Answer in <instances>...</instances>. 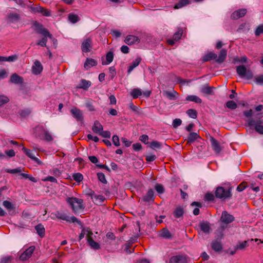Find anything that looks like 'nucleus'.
I'll use <instances>...</instances> for the list:
<instances>
[{"mask_svg":"<svg viewBox=\"0 0 263 263\" xmlns=\"http://www.w3.org/2000/svg\"><path fill=\"white\" fill-rule=\"evenodd\" d=\"M7 17L8 21L11 23L19 22L21 20V15L14 11H11L8 13Z\"/></svg>","mask_w":263,"mask_h":263,"instance_id":"nucleus-9","label":"nucleus"},{"mask_svg":"<svg viewBox=\"0 0 263 263\" xmlns=\"http://www.w3.org/2000/svg\"><path fill=\"white\" fill-rule=\"evenodd\" d=\"M104 138H109L110 137V133L109 131H103L102 130L101 133L99 134Z\"/></svg>","mask_w":263,"mask_h":263,"instance_id":"nucleus-63","label":"nucleus"},{"mask_svg":"<svg viewBox=\"0 0 263 263\" xmlns=\"http://www.w3.org/2000/svg\"><path fill=\"white\" fill-rule=\"evenodd\" d=\"M109 72L110 73V77L112 79L116 74V71L115 67L111 66L109 68Z\"/></svg>","mask_w":263,"mask_h":263,"instance_id":"nucleus-59","label":"nucleus"},{"mask_svg":"<svg viewBox=\"0 0 263 263\" xmlns=\"http://www.w3.org/2000/svg\"><path fill=\"white\" fill-rule=\"evenodd\" d=\"M9 82L16 85H22L24 83V79L17 73H14L11 76Z\"/></svg>","mask_w":263,"mask_h":263,"instance_id":"nucleus-12","label":"nucleus"},{"mask_svg":"<svg viewBox=\"0 0 263 263\" xmlns=\"http://www.w3.org/2000/svg\"><path fill=\"white\" fill-rule=\"evenodd\" d=\"M88 243L90 247L95 250H99L100 248V245L95 241L92 238H89Z\"/></svg>","mask_w":263,"mask_h":263,"instance_id":"nucleus-35","label":"nucleus"},{"mask_svg":"<svg viewBox=\"0 0 263 263\" xmlns=\"http://www.w3.org/2000/svg\"><path fill=\"white\" fill-rule=\"evenodd\" d=\"M176 79L178 83H180L182 84H184V83L189 84L192 81L191 80H184L180 77H177Z\"/></svg>","mask_w":263,"mask_h":263,"instance_id":"nucleus-61","label":"nucleus"},{"mask_svg":"<svg viewBox=\"0 0 263 263\" xmlns=\"http://www.w3.org/2000/svg\"><path fill=\"white\" fill-rule=\"evenodd\" d=\"M103 129V127L101 123L98 121H95L92 128V131L99 135Z\"/></svg>","mask_w":263,"mask_h":263,"instance_id":"nucleus-23","label":"nucleus"},{"mask_svg":"<svg viewBox=\"0 0 263 263\" xmlns=\"http://www.w3.org/2000/svg\"><path fill=\"white\" fill-rule=\"evenodd\" d=\"M198 138H200V137L197 133L194 132L191 133L187 137V143L191 144Z\"/></svg>","mask_w":263,"mask_h":263,"instance_id":"nucleus-30","label":"nucleus"},{"mask_svg":"<svg viewBox=\"0 0 263 263\" xmlns=\"http://www.w3.org/2000/svg\"><path fill=\"white\" fill-rule=\"evenodd\" d=\"M16 59H17V57L15 55L9 56L8 57H4V61L13 62L15 60H16Z\"/></svg>","mask_w":263,"mask_h":263,"instance_id":"nucleus-62","label":"nucleus"},{"mask_svg":"<svg viewBox=\"0 0 263 263\" xmlns=\"http://www.w3.org/2000/svg\"><path fill=\"white\" fill-rule=\"evenodd\" d=\"M91 82L85 79H82L80 81L79 86L77 87L78 88H81L84 90H87L90 86Z\"/></svg>","mask_w":263,"mask_h":263,"instance_id":"nucleus-29","label":"nucleus"},{"mask_svg":"<svg viewBox=\"0 0 263 263\" xmlns=\"http://www.w3.org/2000/svg\"><path fill=\"white\" fill-rule=\"evenodd\" d=\"M155 190L159 194H162L164 192V188L161 184L157 183L155 185Z\"/></svg>","mask_w":263,"mask_h":263,"instance_id":"nucleus-48","label":"nucleus"},{"mask_svg":"<svg viewBox=\"0 0 263 263\" xmlns=\"http://www.w3.org/2000/svg\"><path fill=\"white\" fill-rule=\"evenodd\" d=\"M141 61V59L140 58H136L131 64L128 67L127 72L128 73H130L133 69L137 67Z\"/></svg>","mask_w":263,"mask_h":263,"instance_id":"nucleus-28","label":"nucleus"},{"mask_svg":"<svg viewBox=\"0 0 263 263\" xmlns=\"http://www.w3.org/2000/svg\"><path fill=\"white\" fill-rule=\"evenodd\" d=\"M210 140L212 147L215 152L218 154L221 152V147L218 141L212 136H210Z\"/></svg>","mask_w":263,"mask_h":263,"instance_id":"nucleus-19","label":"nucleus"},{"mask_svg":"<svg viewBox=\"0 0 263 263\" xmlns=\"http://www.w3.org/2000/svg\"><path fill=\"white\" fill-rule=\"evenodd\" d=\"M186 100L189 101L194 102L196 103L200 104L202 102V100L197 96L189 95L186 97Z\"/></svg>","mask_w":263,"mask_h":263,"instance_id":"nucleus-32","label":"nucleus"},{"mask_svg":"<svg viewBox=\"0 0 263 263\" xmlns=\"http://www.w3.org/2000/svg\"><path fill=\"white\" fill-rule=\"evenodd\" d=\"M31 110L30 109L27 108L23 110H22L20 112V115L22 117H26L28 116L31 113Z\"/></svg>","mask_w":263,"mask_h":263,"instance_id":"nucleus-49","label":"nucleus"},{"mask_svg":"<svg viewBox=\"0 0 263 263\" xmlns=\"http://www.w3.org/2000/svg\"><path fill=\"white\" fill-rule=\"evenodd\" d=\"M247 183L246 182H242L237 187V191L241 192L244 190L247 187Z\"/></svg>","mask_w":263,"mask_h":263,"instance_id":"nucleus-53","label":"nucleus"},{"mask_svg":"<svg viewBox=\"0 0 263 263\" xmlns=\"http://www.w3.org/2000/svg\"><path fill=\"white\" fill-rule=\"evenodd\" d=\"M69 219H70L69 222H71L73 223L77 222L78 224L81 226V227H83L82 223L80 220H78V219L76 217H74V216L70 217H69Z\"/></svg>","mask_w":263,"mask_h":263,"instance_id":"nucleus-64","label":"nucleus"},{"mask_svg":"<svg viewBox=\"0 0 263 263\" xmlns=\"http://www.w3.org/2000/svg\"><path fill=\"white\" fill-rule=\"evenodd\" d=\"M199 226L202 231L205 234H209L211 231L210 223L208 221H201L199 223Z\"/></svg>","mask_w":263,"mask_h":263,"instance_id":"nucleus-20","label":"nucleus"},{"mask_svg":"<svg viewBox=\"0 0 263 263\" xmlns=\"http://www.w3.org/2000/svg\"><path fill=\"white\" fill-rule=\"evenodd\" d=\"M105 198L103 195H96L93 200V202L96 204H101L104 201Z\"/></svg>","mask_w":263,"mask_h":263,"instance_id":"nucleus-36","label":"nucleus"},{"mask_svg":"<svg viewBox=\"0 0 263 263\" xmlns=\"http://www.w3.org/2000/svg\"><path fill=\"white\" fill-rule=\"evenodd\" d=\"M190 3L189 0H181L174 6L175 9H179Z\"/></svg>","mask_w":263,"mask_h":263,"instance_id":"nucleus-37","label":"nucleus"},{"mask_svg":"<svg viewBox=\"0 0 263 263\" xmlns=\"http://www.w3.org/2000/svg\"><path fill=\"white\" fill-rule=\"evenodd\" d=\"M154 191L153 189H149L146 195H145L143 198L142 200L144 202H149L151 201H153L154 200Z\"/></svg>","mask_w":263,"mask_h":263,"instance_id":"nucleus-21","label":"nucleus"},{"mask_svg":"<svg viewBox=\"0 0 263 263\" xmlns=\"http://www.w3.org/2000/svg\"><path fill=\"white\" fill-rule=\"evenodd\" d=\"M112 141L114 144L116 146L120 145L119 138L117 135H114L112 138Z\"/></svg>","mask_w":263,"mask_h":263,"instance_id":"nucleus-58","label":"nucleus"},{"mask_svg":"<svg viewBox=\"0 0 263 263\" xmlns=\"http://www.w3.org/2000/svg\"><path fill=\"white\" fill-rule=\"evenodd\" d=\"M35 250V247L34 246H31L29 247L28 249H27L20 256V259L21 260H26L29 258L33 252H34Z\"/></svg>","mask_w":263,"mask_h":263,"instance_id":"nucleus-11","label":"nucleus"},{"mask_svg":"<svg viewBox=\"0 0 263 263\" xmlns=\"http://www.w3.org/2000/svg\"><path fill=\"white\" fill-rule=\"evenodd\" d=\"M170 263H187L186 255H178L172 256L170 259Z\"/></svg>","mask_w":263,"mask_h":263,"instance_id":"nucleus-10","label":"nucleus"},{"mask_svg":"<svg viewBox=\"0 0 263 263\" xmlns=\"http://www.w3.org/2000/svg\"><path fill=\"white\" fill-rule=\"evenodd\" d=\"M226 106L231 110H234L237 107V105L233 101H228L226 103Z\"/></svg>","mask_w":263,"mask_h":263,"instance_id":"nucleus-42","label":"nucleus"},{"mask_svg":"<svg viewBox=\"0 0 263 263\" xmlns=\"http://www.w3.org/2000/svg\"><path fill=\"white\" fill-rule=\"evenodd\" d=\"M97 62L95 60L91 58H87L84 67L85 69H88L90 67L97 65Z\"/></svg>","mask_w":263,"mask_h":263,"instance_id":"nucleus-26","label":"nucleus"},{"mask_svg":"<svg viewBox=\"0 0 263 263\" xmlns=\"http://www.w3.org/2000/svg\"><path fill=\"white\" fill-rule=\"evenodd\" d=\"M215 88L214 87H210L208 84L203 85L200 89L201 92L209 95H213L214 94L213 89Z\"/></svg>","mask_w":263,"mask_h":263,"instance_id":"nucleus-22","label":"nucleus"},{"mask_svg":"<svg viewBox=\"0 0 263 263\" xmlns=\"http://www.w3.org/2000/svg\"><path fill=\"white\" fill-rule=\"evenodd\" d=\"M70 113L72 117L81 123L84 122V116L83 111L76 106H73L70 109Z\"/></svg>","mask_w":263,"mask_h":263,"instance_id":"nucleus-6","label":"nucleus"},{"mask_svg":"<svg viewBox=\"0 0 263 263\" xmlns=\"http://www.w3.org/2000/svg\"><path fill=\"white\" fill-rule=\"evenodd\" d=\"M107 63L102 62L103 65L109 64L114 59V53L112 51H109L106 55Z\"/></svg>","mask_w":263,"mask_h":263,"instance_id":"nucleus-39","label":"nucleus"},{"mask_svg":"<svg viewBox=\"0 0 263 263\" xmlns=\"http://www.w3.org/2000/svg\"><path fill=\"white\" fill-rule=\"evenodd\" d=\"M35 229L36 231L37 234L41 237H43L45 234V229L44 226L39 223L35 227Z\"/></svg>","mask_w":263,"mask_h":263,"instance_id":"nucleus-27","label":"nucleus"},{"mask_svg":"<svg viewBox=\"0 0 263 263\" xmlns=\"http://www.w3.org/2000/svg\"><path fill=\"white\" fill-rule=\"evenodd\" d=\"M257 122L258 121H256L252 118L248 120V124L249 126H255L256 131L260 134H263V125L258 124Z\"/></svg>","mask_w":263,"mask_h":263,"instance_id":"nucleus-13","label":"nucleus"},{"mask_svg":"<svg viewBox=\"0 0 263 263\" xmlns=\"http://www.w3.org/2000/svg\"><path fill=\"white\" fill-rule=\"evenodd\" d=\"M68 18L69 22L74 24L79 22L80 20L79 16L74 13H70L68 14Z\"/></svg>","mask_w":263,"mask_h":263,"instance_id":"nucleus-33","label":"nucleus"},{"mask_svg":"<svg viewBox=\"0 0 263 263\" xmlns=\"http://www.w3.org/2000/svg\"><path fill=\"white\" fill-rule=\"evenodd\" d=\"M130 95L134 99H136L142 95V91L140 89L134 88L132 90Z\"/></svg>","mask_w":263,"mask_h":263,"instance_id":"nucleus-40","label":"nucleus"},{"mask_svg":"<svg viewBox=\"0 0 263 263\" xmlns=\"http://www.w3.org/2000/svg\"><path fill=\"white\" fill-rule=\"evenodd\" d=\"M162 144L157 141H154L151 143L150 146L152 148H160Z\"/></svg>","mask_w":263,"mask_h":263,"instance_id":"nucleus-55","label":"nucleus"},{"mask_svg":"<svg viewBox=\"0 0 263 263\" xmlns=\"http://www.w3.org/2000/svg\"><path fill=\"white\" fill-rule=\"evenodd\" d=\"M43 70V66L39 61L36 60L32 67V73L35 75H38L41 73Z\"/></svg>","mask_w":263,"mask_h":263,"instance_id":"nucleus-18","label":"nucleus"},{"mask_svg":"<svg viewBox=\"0 0 263 263\" xmlns=\"http://www.w3.org/2000/svg\"><path fill=\"white\" fill-rule=\"evenodd\" d=\"M261 33H263V25H259L255 32V34L256 36H259Z\"/></svg>","mask_w":263,"mask_h":263,"instance_id":"nucleus-56","label":"nucleus"},{"mask_svg":"<svg viewBox=\"0 0 263 263\" xmlns=\"http://www.w3.org/2000/svg\"><path fill=\"white\" fill-rule=\"evenodd\" d=\"M92 41L90 38L85 40L81 45L82 51L84 52H88L90 51L91 48Z\"/></svg>","mask_w":263,"mask_h":263,"instance_id":"nucleus-17","label":"nucleus"},{"mask_svg":"<svg viewBox=\"0 0 263 263\" xmlns=\"http://www.w3.org/2000/svg\"><path fill=\"white\" fill-rule=\"evenodd\" d=\"M254 79L257 84L263 85V75L255 77Z\"/></svg>","mask_w":263,"mask_h":263,"instance_id":"nucleus-52","label":"nucleus"},{"mask_svg":"<svg viewBox=\"0 0 263 263\" xmlns=\"http://www.w3.org/2000/svg\"><path fill=\"white\" fill-rule=\"evenodd\" d=\"M184 210L181 206L177 207L174 212V215L175 218H180L183 216Z\"/></svg>","mask_w":263,"mask_h":263,"instance_id":"nucleus-34","label":"nucleus"},{"mask_svg":"<svg viewBox=\"0 0 263 263\" xmlns=\"http://www.w3.org/2000/svg\"><path fill=\"white\" fill-rule=\"evenodd\" d=\"M13 257L12 256H7L2 258L1 263H9L12 260Z\"/></svg>","mask_w":263,"mask_h":263,"instance_id":"nucleus-50","label":"nucleus"},{"mask_svg":"<svg viewBox=\"0 0 263 263\" xmlns=\"http://www.w3.org/2000/svg\"><path fill=\"white\" fill-rule=\"evenodd\" d=\"M3 205L8 210H11L13 209V204L11 202L9 201L5 200L3 202Z\"/></svg>","mask_w":263,"mask_h":263,"instance_id":"nucleus-60","label":"nucleus"},{"mask_svg":"<svg viewBox=\"0 0 263 263\" xmlns=\"http://www.w3.org/2000/svg\"><path fill=\"white\" fill-rule=\"evenodd\" d=\"M52 215L58 219L65 220L66 221H70L69 217L64 213L57 211L55 213H52Z\"/></svg>","mask_w":263,"mask_h":263,"instance_id":"nucleus-24","label":"nucleus"},{"mask_svg":"<svg viewBox=\"0 0 263 263\" xmlns=\"http://www.w3.org/2000/svg\"><path fill=\"white\" fill-rule=\"evenodd\" d=\"M182 123V121L180 119H175L173 120V126L174 128H176L179 126Z\"/></svg>","mask_w":263,"mask_h":263,"instance_id":"nucleus-54","label":"nucleus"},{"mask_svg":"<svg viewBox=\"0 0 263 263\" xmlns=\"http://www.w3.org/2000/svg\"><path fill=\"white\" fill-rule=\"evenodd\" d=\"M237 74L242 78L250 80L253 78V73L250 69H247L245 65H241L236 68Z\"/></svg>","mask_w":263,"mask_h":263,"instance_id":"nucleus-4","label":"nucleus"},{"mask_svg":"<svg viewBox=\"0 0 263 263\" xmlns=\"http://www.w3.org/2000/svg\"><path fill=\"white\" fill-rule=\"evenodd\" d=\"M22 171V170L21 167H17L14 169L10 170V169H7L6 170V172L9 173L11 174H15V173H21Z\"/></svg>","mask_w":263,"mask_h":263,"instance_id":"nucleus-57","label":"nucleus"},{"mask_svg":"<svg viewBox=\"0 0 263 263\" xmlns=\"http://www.w3.org/2000/svg\"><path fill=\"white\" fill-rule=\"evenodd\" d=\"M85 105L89 111H93L95 110V108L93 105V102L92 100H90L89 99L86 100L85 102Z\"/></svg>","mask_w":263,"mask_h":263,"instance_id":"nucleus-43","label":"nucleus"},{"mask_svg":"<svg viewBox=\"0 0 263 263\" xmlns=\"http://www.w3.org/2000/svg\"><path fill=\"white\" fill-rule=\"evenodd\" d=\"M33 26L34 27V30L35 31L36 33L43 35L42 40L39 41L36 43V44L42 47H45L47 49H48V47H47L46 45L47 38L48 37L52 39L53 38L52 34H51L47 29L44 28L42 24L37 22H35L33 24Z\"/></svg>","mask_w":263,"mask_h":263,"instance_id":"nucleus-1","label":"nucleus"},{"mask_svg":"<svg viewBox=\"0 0 263 263\" xmlns=\"http://www.w3.org/2000/svg\"><path fill=\"white\" fill-rule=\"evenodd\" d=\"M31 11L35 13H41L44 16H50L51 15L50 10L45 9L40 6H36L31 8Z\"/></svg>","mask_w":263,"mask_h":263,"instance_id":"nucleus-8","label":"nucleus"},{"mask_svg":"<svg viewBox=\"0 0 263 263\" xmlns=\"http://www.w3.org/2000/svg\"><path fill=\"white\" fill-rule=\"evenodd\" d=\"M247 11L246 9H239L233 12L231 15V17L232 20H237L244 16L246 15Z\"/></svg>","mask_w":263,"mask_h":263,"instance_id":"nucleus-15","label":"nucleus"},{"mask_svg":"<svg viewBox=\"0 0 263 263\" xmlns=\"http://www.w3.org/2000/svg\"><path fill=\"white\" fill-rule=\"evenodd\" d=\"M72 178L76 182H80L82 181L83 176L82 174L77 173L73 174Z\"/></svg>","mask_w":263,"mask_h":263,"instance_id":"nucleus-44","label":"nucleus"},{"mask_svg":"<svg viewBox=\"0 0 263 263\" xmlns=\"http://www.w3.org/2000/svg\"><path fill=\"white\" fill-rule=\"evenodd\" d=\"M67 202L70 205L73 210L75 212L84 209L85 206L83 205V200L74 197H68Z\"/></svg>","mask_w":263,"mask_h":263,"instance_id":"nucleus-5","label":"nucleus"},{"mask_svg":"<svg viewBox=\"0 0 263 263\" xmlns=\"http://www.w3.org/2000/svg\"><path fill=\"white\" fill-rule=\"evenodd\" d=\"M227 55V51L225 49H222L219 54L218 57L217 55L212 52H208L202 58V61L203 62L210 61L212 60H215L216 62L219 64L223 63Z\"/></svg>","mask_w":263,"mask_h":263,"instance_id":"nucleus-2","label":"nucleus"},{"mask_svg":"<svg viewBox=\"0 0 263 263\" xmlns=\"http://www.w3.org/2000/svg\"><path fill=\"white\" fill-rule=\"evenodd\" d=\"M160 236L162 237L167 239H170L172 237V235L170 232L166 228H164L162 230Z\"/></svg>","mask_w":263,"mask_h":263,"instance_id":"nucleus-41","label":"nucleus"},{"mask_svg":"<svg viewBox=\"0 0 263 263\" xmlns=\"http://www.w3.org/2000/svg\"><path fill=\"white\" fill-rule=\"evenodd\" d=\"M22 150L27 156H28L30 158H31L38 164L41 165L43 164V162L37 157H36L34 154L30 149L25 147H23Z\"/></svg>","mask_w":263,"mask_h":263,"instance_id":"nucleus-14","label":"nucleus"},{"mask_svg":"<svg viewBox=\"0 0 263 263\" xmlns=\"http://www.w3.org/2000/svg\"><path fill=\"white\" fill-rule=\"evenodd\" d=\"M9 101V98L4 95L0 96V106L6 104Z\"/></svg>","mask_w":263,"mask_h":263,"instance_id":"nucleus-47","label":"nucleus"},{"mask_svg":"<svg viewBox=\"0 0 263 263\" xmlns=\"http://www.w3.org/2000/svg\"><path fill=\"white\" fill-rule=\"evenodd\" d=\"M97 177H98V180L100 182H101L102 183H103V184L107 183V181L106 179L105 175L103 173H101V172L98 173Z\"/></svg>","mask_w":263,"mask_h":263,"instance_id":"nucleus-45","label":"nucleus"},{"mask_svg":"<svg viewBox=\"0 0 263 263\" xmlns=\"http://www.w3.org/2000/svg\"><path fill=\"white\" fill-rule=\"evenodd\" d=\"M247 246H248V241H244L242 242L239 243L236 246V249L243 250Z\"/></svg>","mask_w":263,"mask_h":263,"instance_id":"nucleus-51","label":"nucleus"},{"mask_svg":"<svg viewBox=\"0 0 263 263\" xmlns=\"http://www.w3.org/2000/svg\"><path fill=\"white\" fill-rule=\"evenodd\" d=\"M177 92L173 90L172 91H164L163 95L170 100H175L177 98Z\"/></svg>","mask_w":263,"mask_h":263,"instance_id":"nucleus-25","label":"nucleus"},{"mask_svg":"<svg viewBox=\"0 0 263 263\" xmlns=\"http://www.w3.org/2000/svg\"><path fill=\"white\" fill-rule=\"evenodd\" d=\"M186 113L190 117H191L193 119H195L197 118V111L195 109H188L186 111Z\"/></svg>","mask_w":263,"mask_h":263,"instance_id":"nucleus-46","label":"nucleus"},{"mask_svg":"<svg viewBox=\"0 0 263 263\" xmlns=\"http://www.w3.org/2000/svg\"><path fill=\"white\" fill-rule=\"evenodd\" d=\"M235 220V217L228 213L226 211L222 212L220 217V221L224 224H228L233 222Z\"/></svg>","mask_w":263,"mask_h":263,"instance_id":"nucleus-7","label":"nucleus"},{"mask_svg":"<svg viewBox=\"0 0 263 263\" xmlns=\"http://www.w3.org/2000/svg\"><path fill=\"white\" fill-rule=\"evenodd\" d=\"M183 29L181 28H178V30L173 35V39L176 41H179L182 36L183 33Z\"/></svg>","mask_w":263,"mask_h":263,"instance_id":"nucleus-38","label":"nucleus"},{"mask_svg":"<svg viewBox=\"0 0 263 263\" xmlns=\"http://www.w3.org/2000/svg\"><path fill=\"white\" fill-rule=\"evenodd\" d=\"M232 187L224 189L222 186H218L215 191V196L222 201L230 199L232 196Z\"/></svg>","mask_w":263,"mask_h":263,"instance_id":"nucleus-3","label":"nucleus"},{"mask_svg":"<svg viewBox=\"0 0 263 263\" xmlns=\"http://www.w3.org/2000/svg\"><path fill=\"white\" fill-rule=\"evenodd\" d=\"M211 247L213 250L216 252H219L222 249L221 242L220 241H218L217 240L213 241L211 243Z\"/></svg>","mask_w":263,"mask_h":263,"instance_id":"nucleus-31","label":"nucleus"},{"mask_svg":"<svg viewBox=\"0 0 263 263\" xmlns=\"http://www.w3.org/2000/svg\"><path fill=\"white\" fill-rule=\"evenodd\" d=\"M140 41V40L138 37L132 35H128L126 36L124 40L125 43L128 45L138 44Z\"/></svg>","mask_w":263,"mask_h":263,"instance_id":"nucleus-16","label":"nucleus"}]
</instances>
